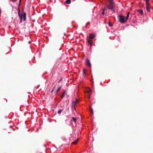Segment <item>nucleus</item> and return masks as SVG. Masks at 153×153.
Instances as JSON below:
<instances>
[{
    "label": "nucleus",
    "mask_w": 153,
    "mask_h": 153,
    "mask_svg": "<svg viewBox=\"0 0 153 153\" xmlns=\"http://www.w3.org/2000/svg\"><path fill=\"white\" fill-rule=\"evenodd\" d=\"M18 15L20 17V21L21 22H22L23 19L24 21L25 20L26 18V13H25L24 12H22V14H21L20 11L19 10L18 11Z\"/></svg>",
    "instance_id": "nucleus-1"
},
{
    "label": "nucleus",
    "mask_w": 153,
    "mask_h": 153,
    "mask_svg": "<svg viewBox=\"0 0 153 153\" xmlns=\"http://www.w3.org/2000/svg\"><path fill=\"white\" fill-rule=\"evenodd\" d=\"M125 17L124 16L122 15L120 16L119 20L121 23H124L125 22Z\"/></svg>",
    "instance_id": "nucleus-2"
},
{
    "label": "nucleus",
    "mask_w": 153,
    "mask_h": 153,
    "mask_svg": "<svg viewBox=\"0 0 153 153\" xmlns=\"http://www.w3.org/2000/svg\"><path fill=\"white\" fill-rule=\"evenodd\" d=\"M85 64L87 65L89 67H90L91 66V65L90 62V61L88 58H87L85 60Z\"/></svg>",
    "instance_id": "nucleus-3"
},
{
    "label": "nucleus",
    "mask_w": 153,
    "mask_h": 153,
    "mask_svg": "<svg viewBox=\"0 0 153 153\" xmlns=\"http://www.w3.org/2000/svg\"><path fill=\"white\" fill-rule=\"evenodd\" d=\"M113 5H111L110 4V5H108L107 6V7L110 10H114V8L113 7Z\"/></svg>",
    "instance_id": "nucleus-4"
},
{
    "label": "nucleus",
    "mask_w": 153,
    "mask_h": 153,
    "mask_svg": "<svg viewBox=\"0 0 153 153\" xmlns=\"http://www.w3.org/2000/svg\"><path fill=\"white\" fill-rule=\"evenodd\" d=\"M95 36V34H93L91 33L90 34L89 39H93Z\"/></svg>",
    "instance_id": "nucleus-5"
},
{
    "label": "nucleus",
    "mask_w": 153,
    "mask_h": 153,
    "mask_svg": "<svg viewBox=\"0 0 153 153\" xmlns=\"http://www.w3.org/2000/svg\"><path fill=\"white\" fill-rule=\"evenodd\" d=\"M93 40L92 39H88V43L91 46H92L93 43Z\"/></svg>",
    "instance_id": "nucleus-6"
},
{
    "label": "nucleus",
    "mask_w": 153,
    "mask_h": 153,
    "mask_svg": "<svg viewBox=\"0 0 153 153\" xmlns=\"http://www.w3.org/2000/svg\"><path fill=\"white\" fill-rule=\"evenodd\" d=\"M87 93L88 94V98H89L90 96V94H89L91 92V89L90 88H88V89L87 91Z\"/></svg>",
    "instance_id": "nucleus-7"
},
{
    "label": "nucleus",
    "mask_w": 153,
    "mask_h": 153,
    "mask_svg": "<svg viewBox=\"0 0 153 153\" xmlns=\"http://www.w3.org/2000/svg\"><path fill=\"white\" fill-rule=\"evenodd\" d=\"M78 101V100L76 99L75 101H74L73 102L72 104V106H75L76 105V103Z\"/></svg>",
    "instance_id": "nucleus-8"
},
{
    "label": "nucleus",
    "mask_w": 153,
    "mask_h": 153,
    "mask_svg": "<svg viewBox=\"0 0 153 153\" xmlns=\"http://www.w3.org/2000/svg\"><path fill=\"white\" fill-rule=\"evenodd\" d=\"M108 1H109V4L110 5H114V2L113 0H109Z\"/></svg>",
    "instance_id": "nucleus-9"
},
{
    "label": "nucleus",
    "mask_w": 153,
    "mask_h": 153,
    "mask_svg": "<svg viewBox=\"0 0 153 153\" xmlns=\"http://www.w3.org/2000/svg\"><path fill=\"white\" fill-rule=\"evenodd\" d=\"M65 94H66V91H64L61 97V99H62L64 97L65 95Z\"/></svg>",
    "instance_id": "nucleus-10"
},
{
    "label": "nucleus",
    "mask_w": 153,
    "mask_h": 153,
    "mask_svg": "<svg viewBox=\"0 0 153 153\" xmlns=\"http://www.w3.org/2000/svg\"><path fill=\"white\" fill-rule=\"evenodd\" d=\"M137 11L138 12L140 13L142 15H143V11L142 10L139 9V10H137Z\"/></svg>",
    "instance_id": "nucleus-11"
},
{
    "label": "nucleus",
    "mask_w": 153,
    "mask_h": 153,
    "mask_svg": "<svg viewBox=\"0 0 153 153\" xmlns=\"http://www.w3.org/2000/svg\"><path fill=\"white\" fill-rule=\"evenodd\" d=\"M150 4L149 2H146V7H150Z\"/></svg>",
    "instance_id": "nucleus-12"
},
{
    "label": "nucleus",
    "mask_w": 153,
    "mask_h": 153,
    "mask_svg": "<svg viewBox=\"0 0 153 153\" xmlns=\"http://www.w3.org/2000/svg\"><path fill=\"white\" fill-rule=\"evenodd\" d=\"M62 86H60L57 89L56 92V94H57L58 92L60 90Z\"/></svg>",
    "instance_id": "nucleus-13"
},
{
    "label": "nucleus",
    "mask_w": 153,
    "mask_h": 153,
    "mask_svg": "<svg viewBox=\"0 0 153 153\" xmlns=\"http://www.w3.org/2000/svg\"><path fill=\"white\" fill-rule=\"evenodd\" d=\"M78 139L74 141L71 144H76L77 143V142L78 141Z\"/></svg>",
    "instance_id": "nucleus-14"
},
{
    "label": "nucleus",
    "mask_w": 153,
    "mask_h": 153,
    "mask_svg": "<svg viewBox=\"0 0 153 153\" xmlns=\"http://www.w3.org/2000/svg\"><path fill=\"white\" fill-rule=\"evenodd\" d=\"M71 0H66V4H69L71 3Z\"/></svg>",
    "instance_id": "nucleus-15"
},
{
    "label": "nucleus",
    "mask_w": 153,
    "mask_h": 153,
    "mask_svg": "<svg viewBox=\"0 0 153 153\" xmlns=\"http://www.w3.org/2000/svg\"><path fill=\"white\" fill-rule=\"evenodd\" d=\"M86 71V70L85 69H83V74L85 76L86 75L85 72Z\"/></svg>",
    "instance_id": "nucleus-16"
},
{
    "label": "nucleus",
    "mask_w": 153,
    "mask_h": 153,
    "mask_svg": "<svg viewBox=\"0 0 153 153\" xmlns=\"http://www.w3.org/2000/svg\"><path fill=\"white\" fill-rule=\"evenodd\" d=\"M63 111V110L62 109H61V110H59L58 111V113L59 114H60Z\"/></svg>",
    "instance_id": "nucleus-17"
},
{
    "label": "nucleus",
    "mask_w": 153,
    "mask_h": 153,
    "mask_svg": "<svg viewBox=\"0 0 153 153\" xmlns=\"http://www.w3.org/2000/svg\"><path fill=\"white\" fill-rule=\"evenodd\" d=\"M146 11L148 13L149 12H150V10H149L150 7H146Z\"/></svg>",
    "instance_id": "nucleus-18"
},
{
    "label": "nucleus",
    "mask_w": 153,
    "mask_h": 153,
    "mask_svg": "<svg viewBox=\"0 0 153 153\" xmlns=\"http://www.w3.org/2000/svg\"><path fill=\"white\" fill-rule=\"evenodd\" d=\"M129 12H128L127 14V15L126 18V20L125 22L126 21V20H127V19H128V18L129 17Z\"/></svg>",
    "instance_id": "nucleus-19"
},
{
    "label": "nucleus",
    "mask_w": 153,
    "mask_h": 153,
    "mask_svg": "<svg viewBox=\"0 0 153 153\" xmlns=\"http://www.w3.org/2000/svg\"><path fill=\"white\" fill-rule=\"evenodd\" d=\"M129 12H128L127 14V15L126 18V20L125 22L126 21V20H127V19H128V18L129 17Z\"/></svg>",
    "instance_id": "nucleus-20"
},
{
    "label": "nucleus",
    "mask_w": 153,
    "mask_h": 153,
    "mask_svg": "<svg viewBox=\"0 0 153 153\" xmlns=\"http://www.w3.org/2000/svg\"><path fill=\"white\" fill-rule=\"evenodd\" d=\"M72 119L74 121L75 123H76V118H75L74 117H72Z\"/></svg>",
    "instance_id": "nucleus-21"
},
{
    "label": "nucleus",
    "mask_w": 153,
    "mask_h": 153,
    "mask_svg": "<svg viewBox=\"0 0 153 153\" xmlns=\"http://www.w3.org/2000/svg\"><path fill=\"white\" fill-rule=\"evenodd\" d=\"M90 110H91V113L92 114H93V110L92 108L91 107L90 108Z\"/></svg>",
    "instance_id": "nucleus-22"
},
{
    "label": "nucleus",
    "mask_w": 153,
    "mask_h": 153,
    "mask_svg": "<svg viewBox=\"0 0 153 153\" xmlns=\"http://www.w3.org/2000/svg\"><path fill=\"white\" fill-rule=\"evenodd\" d=\"M105 9H103V11L102 12V15H103L104 14V13H105Z\"/></svg>",
    "instance_id": "nucleus-23"
},
{
    "label": "nucleus",
    "mask_w": 153,
    "mask_h": 153,
    "mask_svg": "<svg viewBox=\"0 0 153 153\" xmlns=\"http://www.w3.org/2000/svg\"><path fill=\"white\" fill-rule=\"evenodd\" d=\"M55 86L53 87V89L52 91H51V93H52L53 92V91H54V89H55Z\"/></svg>",
    "instance_id": "nucleus-24"
},
{
    "label": "nucleus",
    "mask_w": 153,
    "mask_h": 153,
    "mask_svg": "<svg viewBox=\"0 0 153 153\" xmlns=\"http://www.w3.org/2000/svg\"><path fill=\"white\" fill-rule=\"evenodd\" d=\"M109 26H112V25L110 23V22H109Z\"/></svg>",
    "instance_id": "nucleus-25"
},
{
    "label": "nucleus",
    "mask_w": 153,
    "mask_h": 153,
    "mask_svg": "<svg viewBox=\"0 0 153 153\" xmlns=\"http://www.w3.org/2000/svg\"><path fill=\"white\" fill-rule=\"evenodd\" d=\"M17 0H13V1H12L13 2H16L17 1Z\"/></svg>",
    "instance_id": "nucleus-26"
},
{
    "label": "nucleus",
    "mask_w": 153,
    "mask_h": 153,
    "mask_svg": "<svg viewBox=\"0 0 153 153\" xmlns=\"http://www.w3.org/2000/svg\"><path fill=\"white\" fill-rule=\"evenodd\" d=\"M62 78L58 82L59 83L62 80Z\"/></svg>",
    "instance_id": "nucleus-27"
},
{
    "label": "nucleus",
    "mask_w": 153,
    "mask_h": 153,
    "mask_svg": "<svg viewBox=\"0 0 153 153\" xmlns=\"http://www.w3.org/2000/svg\"><path fill=\"white\" fill-rule=\"evenodd\" d=\"M21 1H22V0H19V4H20L21 3Z\"/></svg>",
    "instance_id": "nucleus-28"
},
{
    "label": "nucleus",
    "mask_w": 153,
    "mask_h": 153,
    "mask_svg": "<svg viewBox=\"0 0 153 153\" xmlns=\"http://www.w3.org/2000/svg\"><path fill=\"white\" fill-rule=\"evenodd\" d=\"M149 0H146V2H149Z\"/></svg>",
    "instance_id": "nucleus-29"
},
{
    "label": "nucleus",
    "mask_w": 153,
    "mask_h": 153,
    "mask_svg": "<svg viewBox=\"0 0 153 153\" xmlns=\"http://www.w3.org/2000/svg\"><path fill=\"white\" fill-rule=\"evenodd\" d=\"M0 13H1V9H0Z\"/></svg>",
    "instance_id": "nucleus-30"
}]
</instances>
